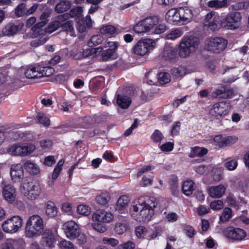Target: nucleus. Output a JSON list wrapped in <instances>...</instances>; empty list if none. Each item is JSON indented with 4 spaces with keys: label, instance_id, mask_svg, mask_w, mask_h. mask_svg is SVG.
I'll return each instance as SVG.
<instances>
[{
    "label": "nucleus",
    "instance_id": "obj_63",
    "mask_svg": "<svg viewBox=\"0 0 249 249\" xmlns=\"http://www.w3.org/2000/svg\"><path fill=\"white\" fill-rule=\"evenodd\" d=\"M147 83L150 85H154L157 82V76L156 73L150 71L147 74Z\"/></svg>",
    "mask_w": 249,
    "mask_h": 249
},
{
    "label": "nucleus",
    "instance_id": "obj_47",
    "mask_svg": "<svg viewBox=\"0 0 249 249\" xmlns=\"http://www.w3.org/2000/svg\"><path fill=\"white\" fill-rule=\"evenodd\" d=\"M182 35V32L179 29H176L172 30L169 33L167 34L165 36V38L166 39L175 40Z\"/></svg>",
    "mask_w": 249,
    "mask_h": 249
},
{
    "label": "nucleus",
    "instance_id": "obj_49",
    "mask_svg": "<svg viewBox=\"0 0 249 249\" xmlns=\"http://www.w3.org/2000/svg\"><path fill=\"white\" fill-rule=\"evenodd\" d=\"M232 217V211L229 208H225L220 216V219L223 222H225L228 221Z\"/></svg>",
    "mask_w": 249,
    "mask_h": 249
},
{
    "label": "nucleus",
    "instance_id": "obj_48",
    "mask_svg": "<svg viewBox=\"0 0 249 249\" xmlns=\"http://www.w3.org/2000/svg\"><path fill=\"white\" fill-rule=\"evenodd\" d=\"M135 233L139 238H146L148 231L143 226H138L135 229Z\"/></svg>",
    "mask_w": 249,
    "mask_h": 249
},
{
    "label": "nucleus",
    "instance_id": "obj_7",
    "mask_svg": "<svg viewBox=\"0 0 249 249\" xmlns=\"http://www.w3.org/2000/svg\"><path fill=\"white\" fill-rule=\"evenodd\" d=\"M20 190L24 197L31 200L36 199L40 195V186L33 181H24L20 185Z\"/></svg>",
    "mask_w": 249,
    "mask_h": 249
},
{
    "label": "nucleus",
    "instance_id": "obj_11",
    "mask_svg": "<svg viewBox=\"0 0 249 249\" xmlns=\"http://www.w3.org/2000/svg\"><path fill=\"white\" fill-rule=\"evenodd\" d=\"M241 19L240 14L235 12L226 16L220 23V26L226 29L234 30L240 26Z\"/></svg>",
    "mask_w": 249,
    "mask_h": 249
},
{
    "label": "nucleus",
    "instance_id": "obj_22",
    "mask_svg": "<svg viewBox=\"0 0 249 249\" xmlns=\"http://www.w3.org/2000/svg\"><path fill=\"white\" fill-rule=\"evenodd\" d=\"M179 8H171L166 14L165 18L169 23L178 24L180 23Z\"/></svg>",
    "mask_w": 249,
    "mask_h": 249
},
{
    "label": "nucleus",
    "instance_id": "obj_35",
    "mask_svg": "<svg viewBox=\"0 0 249 249\" xmlns=\"http://www.w3.org/2000/svg\"><path fill=\"white\" fill-rule=\"evenodd\" d=\"M21 156L25 157L33 153L36 146L33 143H21Z\"/></svg>",
    "mask_w": 249,
    "mask_h": 249
},
{
    "label": "nucleus",
    "instance_id": "obj_17",
    "mask_svg": "<svg viewBox=\"0 0 249 249\" xmlns=\"http://www.w3.org/2000/svg\"><path fill=\"white\" fill-rule=\"evenodd\" d=\"M222 20L220 16L214 12H210L206 16L204 25L209 27L210 29L214 30L216 29Z\"/></svg>",
    "mask_w": 249,
    "mask_h": 249
},
{
    "label": "nucleus",
    "instance_id": "obj_15",
    "mask_svg": "<svg viewBox=\"0 0 249 249\" xmlns=\"http://www.w3.org/2000/svg\"><path fill=\"white\" fill-rule=\"evenodd\" d=\"M62 229L66 236L71 240L75 239L80 231L78 225L73 220L64 223L62 225Z\"/></svg>",
    "mask_w": 249,
    "mask_h": 249
},
{
    "label": "nucleus",
    "instance_id": "obj_38",
    "mask_svg": "<svg viewBox=\"0 0 249 249\" xmlns=\"http://www.w3.org/2000/svg\"><path fill=\"white\" fill-rule=\"evenodd\" d=\"M21 143H15L7 149V153L12 156H21Z\"/></svg>",
    "mask_w": 249,
    "mask_h": 249
},
{
    "label": "nucleus",
    "instance_id": "obj_50",
    "mask_svg": "<svg viewBox=\"0 0 249 249\" xmlns=\"http://www.w3.org/2000/svg\"><path fill=\"white\" fill-rule=\"evenodd\" d=\"M153 142L156 143H160L164 139V136L158 129L155 130L151 136Z\"/></svg>",
    "mask_w": 249,
    "mask_h": 249
},
{
    "label": "nucleus",
    "instance_id": "obj_8",
    "mask_svg": "<svg viewBox=\"0 0 249 249\" xmlns=\"http://www.w3.org/2000/svg\"><path fill=\"white\" fill-rule=\"evenodd\" d=\"M198 47V42L196 38L192 37H184L180 42L179 47L178 55L180 57L185 58L194 52Z\"/></svg>",
    "mask_w": 249,
    "mask_h": 249
},
{
    "label": "nucleus",
    "instance_id": "obj_13",
    "mask_svg": "<svg viewBox=\"0 0 249 249\" xmlns=\"http://www.w3.org/2000/svg\"><path fill=\"white\" fill-rule=\"evenodd\" d=\"M230 105L226 102L214 104L210 110V114L215 119H219L227 115L230 111Z\"/></svg>",
    "mask_w": 249,
    "mask_h": 249
},
{
    "label": "nucleus",
    "instance_id": "obj_19",
    "mask_svg": "<svg viewBox=\"0 0 249 249\" xmlns=\"http://www.w3.org/2000/svg\"><path fill=\"white\" fill-rule=\"evenodd\" d=\"M10 176L14 182H19L24 177L22 165L20 163L12 165L10 168Z\"/></svg>",
    "mask_w": 249,
    "mask_h": 249
},
{
    "label": "nucleus",
    "instance_id": "obj_58",
    "mask_svg": "<svg viewBox=\"0 0 249 249\" xmlns=\"http://www.w3.org/2000/svg\"><path fill=\"white\" fill-rule=\"evenodd\" d=\"M17 241L13 239L7 240L5 242L1 244V249H14V245Z\"/></svg>",
    "mask_w": 249,
    "mask_h": 249
},
{
    "label": "nucleus",
    "instance_id": "obj_42",
    "mask_svg": "<svg viewBox=\"0 0 249 249\" xmlns=\"http://www.w3.org/2000/svg\"><path fill=\"white\" fill-rule=\"evenodd\" d=\"M71 5L70 1H60L56 5L55 9L57 13H63L69 9Z\"/></svg>",
    "mask_w": 249,
    "mask_h": 249
},
{
    "label": "nucleus",
    "instance_id": "obj_21",
    "mask_svg": "<svg viewBox=\"0 0 249 249\" xmlns=\"http://www.w3.org/2000/svg\"><path fill=\"white\" fill-rule=\"evenodd\" d=\"M226 187L219 184L216 186H212L208 188V192L210 196L214 198H219L222 197L225 194Z\"/></svg>",
    "mask_w": 249,
    "mask_h": 249
},
{
    "label": "nucleus",
    "instance_id": "obj_3",
    "mask_svg": "<svg viewBox=\"0 0 249 249\" xmlns=\"http://www.w3.org/2000/svg\"><path fill=\"white\" fill-rule=\"evenodd\" d=\"M44 229L43 218L38 214H33L26 222L25 234L28 238L37 237L42 233Z\"/></svg>",
    "mask_w": 249,
    "mask_h": 249
},
{
    "label": "nucleus",
    "instance_id": "obj_20",
    "mask_svg": "<svg viewBox=\"0 0 249 249\" xmlns=\"http://www.w3.org/2000/svg\"><path fill=\"white\" fill-rule=\"evenodd\" d=\"M180 23L186 24L190 22L193 17V13L192 9L188 7H179Z\"/></svg>",
    "mask_w": 249,
    "mask_h": 249
},
{
    "label": "nucleus",
    "instance_id": "obj_24",
    "mask_svg": "<svg viewBox=\"0 0 249 249\" xmlns=\"http://www.w3.org/2000/svg\"><path fill=\"white\" fill-rule=\"evenodd\" d=\"M115 98L117 105L123 109L127 108L132 102L131 97L126 94H118Z\"/></svg>",
    "mask_w": 249,
    "mask_h": 249
},
{
    "label": "nucleus",
    "instance_id": "obj_30",
    "mask_svg": "<svg viewBox=\"0 0 249 249\" xmlns=\"http://www.w3.org/2000/svg\"><path fill=\"white\" fill-rule=\"evenodd\" d=\"M49 13L48 12L43 13L40 17V22L36 24L32 28L33 31L35 33L36 36L38 35V31L41 30L40 28L43 27L48 21V18L49 17Z\"/></svg>",
    "mask_w": 249,
    "mask_h": 249
},
{
    "label": "nucleus",
    "instance_id": "obj_53",
    "mask_svg": "<svg viewBox=\"0 0 249 249\" xmlns=\"http://www.w3.org/2000/svg\"><path fill=\"white\" fill-rule=\"evenodd\" d=\"M36 117L38 122L44 126H47L50 124L49 118L43 113H39Z\"/></svg>",
    "mask_w": 249,
    "mask_h": 249
},
{
    "label": "nucleus",
    "instance_id": "obj_54",
    "mask_svg": "<svg viewBox=\"0 0 249 249\" xmlns=\"http://www.w3.org/2000/svg\"><path fill=\"white\" fill-rule=\"evenodd\" d=\"M15 14L17 17H20L26 15V8L24 3L18 5L15 9Z\"/></svg>",
    "mask_w": 249,
    "mask_h": 249
},
{
    "label": "nucleus",
    "instance_id": "obj_39",
    "mask_svg": "<svg viewBox=\"0 0 249 249\" xmlns=\"http://www.w3.org/2000/svg\"><path fill=\"white\" fill-rule=\"evenodd\" d=\"M225 201L229 205L236 209H239L241 206L246 203L245 200L243 199H241L240 202H237L236 200L234 199L233 196L230 195L226 197Z\"/></svg>",
    "mask_w": 249,
    "mask_h": 249
},
{
    "label": "nucleus",
    "instance_id": "obj_23",
    "mask_svg": "<svg viewBox=\"0 0 249 249\" xmlns=\"http://www.w3.org/2000/svg\"><path fill=\"white\" fill-rule=\"evenodd\" d=\"M177 52V50L175 47L170 44H166L160 56L165 60H171L176 58Z\"/></svg>",
    "mask_w": 249,
    "mask_h": 249
},
{
    "label": "nucleus",
    "instance_id": "obj_29",
    "mask_svg": "<svg viewBox=\"0 0 249 249\" xmlns=\"http://www.w3.org/2000/svg\"><path fill=\"white\" fill-rule=\"evenodd\" d=\"M130 199L127 195H122L119 197L115 205V209L118 211H123L128 206Z\"/></svg>",
    "mask_w": 249,
    "mask_h": 249
},
{
    "label": "nucleus",
    "instance_id": "obj_9",
    "mask_svg": "<svg viewBox=\"0 0 249 249\" xmlns=\"http://www.w3.org/2000/svg\"><path fill=\"white\" fill-rule=\"evenodd\" d=\"M144 27L147 32L154 34H160L166 30V26L161 22L160 19L156 16L151 17L143 20Z\"/></svg>",
    "mask_w": 249,
    "mask_h": 249
},
{
    "label": "nucleus",
    "instance_id": "obj_40",
    "mask_svg": "<svg viewBox=\"0 0 249 249\" xmlns=\"http://www.w3.org/2000/svg\"><path fill=\"white\" fill-rule=\"evenodd\" d=\"M61 27L64 31L66 32L71 36H75L73 23L71 21H67L64 23H62Z\"/></svg>",
    "mask_w": 249,
    "mask_h": 249
},
{
    "label": "nucleus",
    "instance_id": "obj_61",
    "mask_svg": "<svg viewBox=\"0 0 249 249\" xmlns=\"http://www.w3.org/2000/svg\"><path fill=\"white\" fill-rule=\"evenodd\" d=\"M59 246L60 249H74L73 244L66 240H63L59 242Z\"/></svg>",
    "mask_w": 249,
    "mask_h": 249
},
{
    "label": "nucleus",
    "instance_id": "obj_57",
    "mask_svg": "<svg viewBox=\"0 0 249 249\" xmlns=\"http://www.w3.org/2000/svg\"><path fill=\"white\" fill-rule=\"evenodd\" d=\"M62 211L68 213L69 215H73L74 213L72 211V205L69 202L63 203L62 205Z\"/></svg>",
    "mask_w": 249,
    "mask_h": 249
},
{
    "label": "nucleus",
    "instance_id": "obj_2",
    "mask_svg": "<svg viewBox=\"0 0 249 249\" xmlns=\"http://www.w3.org/2000/svg\"><path fill=\"white\" fill-rule=\"evenodd\" d=\"M54 70L50 67H42L40 65L30 66L22 68L19 71L21 77L28 79H38L52 75Z\"/></svg>",
    "mask_w": 249,
    "mask_h": 249
},
{
    "label": "nucleus",
    "instance_id": "obj_4",
    "mask_svg": "<svg viewBox=\"0 0 249 249\" xmlns=\"http://www.w3.org/2000/svg\"><path fill=\"white\" fill-rule=\"evenodd\" d=\"M92 218L93 221L92 228L98 232L103 233L107 230V227L104 224L111 222L114 219V215L110 212L101 209L95 212Z\"/></svg>",
    "mask_w": 249,
    "mask_h": 249
},
{
    "label": "nucleus",
    "instance_id": "obj_45",
    "mask_svg": "<svg viewBox=\"0 0 249 249\" xmlns=\"http://www.w3.org/2000/svg\"><path fill=\"white\" fill-rule=\"evenodd\" d=\"M187 73V70L185 67L180 66L172 70V74L176 78L182 77Z\"/></svg>",
    "mask_w": 249,
    "mask_h": 249
},
{
    "label": "nucleus",
    "instance_id": "obj_34",
    "mask_svg": "<svg viewBox=\"0 0 249 249\" xmlns=\"http://www.w3.org/2000/svg\"><path fill=\"white\" fill-rule=\"evenodd\" d=\"M110 199V194L105 191L97 195L95 197L96 202L99 205L104 206L106 205Z\"/></svg>",
    "mask_w": 249,
    "mask_h": 249
},
{
    "label": "nucleus",
    "instance_id": "obj_26",
    "mask_svg": "<svg viewBox=\"0 0 249 249\" xmlns=\"http://www.w3.org/2000/svg\"><path fill=\"white\" fill-rule=\"evenodd\" d=\"M23 26L22 24L16 25L12 23H9L2 29V34L4 36H13L21 30Z\"/></svg>",
    "mask_w": 249,
    "mask_h": 249
},
{
    "label": "nucleus",
    "instance_id": "obj_44",
    "mask_svg": "<svg viewBox=\"0 0 249 249\" xmlns=\"http://www.w3.org/2000/svg\"><path fill=\"white\" fill-rule=\"evenodd\" d=\"M104 40L102 36L100 35L93 36L90 39L89 41L88 44L90 47H92L94 46H97L101 44Z\"/></svg>",
    "mask_w": 249,
    "mask_h": 249
},
{
    "label": "nucleus",
    "instance_id": "obj_37",
    "mask_svg": "<svg viewBox=\"0 0 249 249\" xmlns=\"http://www.w3.org/2000/svg\"><path fill=\"white\" fill-rule=\"evenodd\" d=\"M207 6L212 8L219 9L228 6L227 0H211L207 2Z\"/></svg>",
    "mask_w": 249,
    "mask_h": 249
},
{
    "label": "nucleus",
    "instance_id": "obj_27",
    "mask_svg": "<svg viewBox=\"0 0 249 249\" xmlns=\"http://www.w3.org/2000/svg\"><path fill=\"white\" fill-rule=\"evenodd\" d=\"M54 237L53 233L49 230L45 231L43 235L41 240V245L45 248H50L53 246Z\"/></svg>",
    "mask_w": 249,
    "mask_h": 249
},
{
    "label": "nucleus",
    "instance_id": "obj_12",
    "mask_svg": "<svg viewBox=\"0 0 249 249\" xmlns=\"http://www.w3.org/2000/svg\"><path fill=\"white\" fill-rule=\"evenodd\" d=\"M119 44L117 42L107 41L104 43V47L107 48L102 52L101 59L103 61H107L109 59H115L117 57L116 51Z\"/></svg>",
    "mask_w": 249,
    "mask_h": 249
},
{
    "label": "nucleus",
    "instance_id": "obj_46",
    "mask_svg": "<svg viewBox=\"0 0 249 249\" xmlns=\"http://www.w3.org/2000/svg\"><path fill=\"white\" fill-rule=\"evenodd\" d=\"M64 162H65V161H64V160H63V159H61L58 162L57 164L55 166V167L53 171V174L52 175V178L53 179L55 180L58 178L60 172L62 170V168L64 163Z\"/></svg>",
    "mask_w": 249,
    "mask_h": 249
},
{
    "label": "nucleus",
    "instance_id": "obj_62",
    "mask_svg": "<svg viewBox=\"0 0 249 249\" xmlns=\"http://www.w3.org/2000/svg\"><path fill=\"white\" fill-rule=\"evenodd\" d=\"M134 30L138 34L147 32L145 27H144V22L143 20L141 21L134 26Z\"/></svg>",
    "mask_w": 249,
    "mask_h": 249
},
{
    "label": "nucleus",
    "instance_id": "obj_36",
    "mask_svg": "<svg viewBox=\"0 0 249 249\" xmlns=\"http://www.w3.org/2000/svg\"><path fill=\"white\" fill-rule=\"evenodd\" d=\"M208 153L207 149L199 146H196L193 148L190 152L189 156L192 158L202 157Z\"/></svg>",
    "mask_w": 249,
    "mask_h": 249
},
{
    "label": "nucleus",
    "instance_id": "obj_59",
    "mask_svg": "<svg viewBox=\"0 0 249 249\" xmlns=\"http://www.w3.org/2000/svg\"><path fill=\"white\" fill-rule=\"evenodd\" d=\"M238 165L237 161L236 160H231L225 163V167L229 170L232 171L235 170Z\"/></svg>",
    "mask_w": 249,
    "mask_h": 249
},
{
    "label": "nucleus",
    "instance_id": "obj_6",
    "mask_svg": "<svg viewBox=\"0 0 249 249\" xmlns=\"http://www.w3.org/2000/svg\"><path fill=\"white\" fill-rule=\"evenodd\" d=\"M23 225V219L19 215H14L4 220L1 224L3 231L6 233L15 234Z\"/></svg>",
    "mask_w": 249,
    "mask_h": 249
},
{
    "label": "nucleus",
    "instance_id": "obj_64",
    "mask_svg": "<svg viewBox=\"0 0 249 249\" xmlns=\"http://www.w3.org/2000/svg\"><path fill=\"white\" fill-rule=\"evenodd\" d=\"M135 244L132 241H127L118 246L116 249H134Z\"/></svg>",
    "mask_w": 249,
    "mask_h": 249
},
{
    "label": "nucleus",
    "instance_id": "obj_16",
    "mask_svg": "<svg viewBox=\"0 0 249 249\" xmlns=\"http://www.w3.org/2000/svg\"><path fill=\"white\" fill-rule=\"evenodd\" d=\"M68 15L67 14L61 15L54 19L53 21L50 23L48 27L45 30H40L38 31V35H43L44 33H52L57 30L62 26V23L64 22L68 18Z\"/></svg>",
    "mask_w": 249,
    "mask_h": 249
},
{
    "label": "nucleus",
    "instance_id": "obj_52",
    "mask_svg": "<svg viewBox=\"0 0 249 249\" xmlns=\"http://www.w3.org/2000/svg\"><path fill=\"white\" fill-rule=\"evenodd\" d=\"M225 136L218 135L213 138V143L220 147H225Z\"/></svg>",
    "mask_w": 249,
    "mask_h": 249
},
{
    "label": "nucleus",
    "instance_id": "obj_14",
    "mask_svg": "<svg viewBox=\"0 0 249 249\" xmlns=\"http://www.w3.org/2000/svg\"><path fill=\"white\" fill-rule=\"evenodd\" d=\"M224 236L228 239L232 241H241L246 236V231L240 228L228 227L223 230Z\"/></svg>",
    "mask_w": 249,
    "mask_h": 249
},
{
    "label": "nucleus",
    "instance_id": "obj_18",
    "mask_svg": "<svg viewBox=\"0 0 249 249\" xmlns=\"http://www.w3.org/2000/svg\"><path fill=\"white\" fill-rule=\"evenodd\" d=\"M2 195L4 199L9 203H13L16 198V190L15 188L11 184H7L3 186Z\"/></svg>",
    "mask_w": 249,
    "mask_h": 249
},
{
    "label": "nucleus",
    "instance_id": "obj_41",
    "mask_svg": "<svg viewBox=\"0 0 249 249\" xmlns=\"http://www.w3.org/2000/svg\"><path fill=\"white\" fill-rule=\"evenodd\" d=\"M127 229V224L126 221L117 222L115 225V231L118 234H122Z\"/></svg>",
    "mask_w": 249,
    "mask_h": 249
},
{
    "label": "nucleus",
    "instance_id": "obj_55",
    "mask_svg": "<svg viewBox=\"0 0 249 249\" xmlns=\"http://www.w3.org/2000/svg\"><path fill=\"white\" fill-rule=\"evenodd\" d=\"M210 206L213 210L219 211L224 207V203L221 200H215L211 202Z\"/></svg>",
    "mask_w": 249,
    "mask_h": 249
},
{
    "label": "nucleus",
    "instance_id": "obj_51",
    "mask_svg": "<svg viewBox=\"0 0 249 249\" xmlns=\"http://www.w3.org/2000/svg\"><path fill=\"white\" fill-rule=\"evenodd\" d=\"M158 79L160 84L164 85L170 81L171 77L169 73L162 72L159 74Z\"/></svg>",
    "mask_w": 249,
    "mask_h": 249
},
{
    "label": "nucleus",
    "instance_id": "obj_43",
    "mask_svg": "<svg viewBox=\"0 0 249 249\" xmlns=\"http://www.w3.org/2000/svg\"><path fill=\"white\" fill-rule=\"evenodd\" d=\"M77 212L80 215L88 216L91 213V209L85 204H80L77 207Z\"/></svg>",
    "mask_w": 249,
    "mask_h": 249
},
{
    "label": "nucleus",
    "instance_id": "obj_32",
    "mask_svg": "<svg viewBox=\"0 0 249 249\" xmlns=\"http://www.w3.org/2000/svg\"><path fill=\"white\" fill-rule=\"evenodd\" d=\"M45 213L50 218L55 217L57 214V208L52 201H48L45 204Z\"/></svg>",
    "mask_w": 249,
    "mask_h": 249
},
{
    "label": "nucleus",
    "instance_id": "obj_56",
    "mask_svg": "<svg viewBox=\"0 0 249 249\" xmlns=\"http://www.w3.org/2000/svg\"><path fill=\"white\" fill-rule=\"evenodd\" d=\"M165 214V219L169 222L173 223L177 221L179 217L178 214L174 212L168 213H164Z\"/></svg>",
    "mask_w": 249,
    "mask_h": 249
},
{
    "label": "nucleus",
    "instance_id": "obj_60",
    "mask_svg": "<svg viewBox=\"0 0 249 249\" xmlns=\"http://www.w3.org/2000/svg\"><path fill=\"white\" fill-rule=\"evenodd\" d=\"M174 147V144L172 142H167L160 145V149L164 152L171 151Z\"/></svg>",
    "mask_w": 249,
    "mask_h": 249
},
{
    "label": "nucleus",
    "instance_id": "obj_33",
    "mask_svg": "<svg viewBox=\"0 0 249 249\" xmlns=\"http://www.w3.org/2000/svg\"><path fill=\"white\" fill-rule=\"evenodd\" d=\"M103 50L102 47L86 49L83 51V55L85 57H95L100 54Z\"/></svg>",
    "mask_w": 249,
    "mask_h": 249
},
{
    "label": "nucleus",
    "instance_id": "obj_28",
    "mask_svg": "<svg viewBox=\"0 0 249 249\" xmlns=\"http://www.w3.org/2000/svg\"><path fill=\"white\" fill-rule=\"evenodd\" d=\"M101 35L107 37H111L117 34L116 28L111 25L103 26L100 29Z\"/></svg>",
    "mask_w": 249,
    "mask_h": 249
},
{
    "label": "nucleus",
    "instance_id": "obj_1",
    "mask_svg": "<svg viewBox=\"0 0 249 249\" xmlns=\"http://www.w3.org/2000/svg\"><path fill=\"white\" fill-rule=\"evenodd\" d=\"M156 206L154 198L148 196H140L132 203L130 209L131 215L137 221L149 222L152 218Z\"/></svg>",
    "mask_w": 249,
    "mask_h": 249
},
{
    "label": "nucleus",
    "instance_id": "obj_10",
    "mask_svg": "<svg viewBox=\"0 0 249 249\" xmlns=\"http://www.w3.org/2000/svg\"><path fill=\"white\" fill-rule=\"evenodd\" d=\"M227 45V41L224 38L216 37L206 40L204 48L206 50L219 53L223 51Z\"/></svg>",
    "mask_w": 249,
    "mask_h": 249
},
{
    "label": "nucleus",
    "instance_id": "obj_25",
    "mask_svg": "<svg viewBox=\"0 0 249 249\" xmlns=\"http://www.w3.org/2000/svg\"><path fill=\"white\" fill-rule=\"evenodd\" d=\"M26 171L31 175H37L40 172L38 165L30 160H26L23 165Z\"/></svg>",
    "mask_w": 249,
    "mask_h": 249
},
{
    "label": "nucleus",
    "instance_id": "obj_31",
    "mask_svg": "<svg viewBox=\"0 0 249 249\" xmlns=\"http://www.w3.org/2000/svg\"><path fill=\"white\" fill-rule=\"evenodd\" d=\"M195 189V184L192 180H185L182 184L183 193L186 196H189L192 195Z\"/></svg>",
    "mask_w": 249,
    "mask_h": 249
},
{
    "label": "nucleus",
    "instance_id": "obj_5",
    "mask_svg": "<svg viewBox=\"0 0 249 249\" xmlns=\"http://www.w3.org/2000/svg\"><path fill=\"white\" fill-rule=\"evenodd\" d=\"M156 46V40L143 38L139 40L133 47V52L136 55L144 56L149 53Z\"/></svg>",
    "mask_w": 249,
    "mask_h": 249
}]
</instances>
